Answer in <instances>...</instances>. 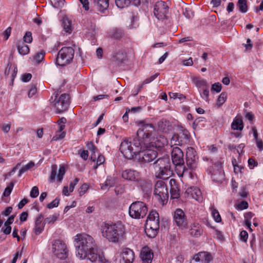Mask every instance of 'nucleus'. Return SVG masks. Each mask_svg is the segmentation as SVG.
Here are the masks:
<instances>
[{
  "label": "nucleus",
  "mask_w": 263,
  "mask_h": 263,
  "mask_svg": "<svg viewBox=\"0 0 263 263\" xmlns=\"http://www.w3.org/2000/svg\"><path fill=\"white\" fill-rule=\"evenodd\" d=\"M95 3L99 11L103 12L109 6V0H95Z\"/></svg>",
  "instance_id": "nucleus-30"
},
{
  "label": "nucleus",
  "mask_w": 263,
  "mask_h": 263,
  "mask_svg": "<svg viewBox=\"0 0 263 263\" xmlns=\"http://www.w3.org/2000/svg\"><path fill=\"white\" fill-rule=\"evenodd\" d=\"M227 94L225 92H222L217 99V105L218 107H220L226 101Z\"/></svg>",
  "instance_id": "nucleus-44"
},
{
  "label": "nucleus",
  "mask_w": 263,
  "mask_h": 263,
  "mask_svg": "<svg viewBox=\"0 0 263 263\" xmlns=\"http://www.w3.org/2000/svg\"><path fill=\"white\" fill-rule=\"evenodd\" d=\"M39 194V189L37 186H34L32 188L30 193V196L32 198H36L38 196Z\"/></svg>",
  "instance_id": "nucleus-56"
},
{
  "label": "nucleus",
  "mask_w": 263,
  "mask_h": 263,
  "mask_svg": "<svg viewBox=\"0 0 263 263\" xmlns=\"http://www.w3.org/2000/svg\"><path fill=\"white\" fill-rule=\"evenodd\" d=\"M130 3L129 0H116V6L122 9L127 7Z\"/></svg>",
  "instance_id": "nucleus-42"
},
{
  "label": "nucleus",
  "mask_w": 263,
  "mask_h": 263,
  "mask_svg": "<svg viewBox=\"0 0 263 263\" xmlns=\"http://www.w3.org/2000/svg\"><path fill=\"white\" fill-rule=\"evenodd\" d=\"M60 200L58 198H55L50 203L47 204V208L49 209L57 207L59 205Z\"/></svg>",
  "instance_id": "nucleus-53"
},
{
  "label": "nucleus",
  "mask_w": 263,
  "mask_h": 263,
  "mask_svg": "<svg viewBox=\"0 0 263 263\" xmlns=\"http://www.w3.org/2000/svg\"><path fill=\"white\" fill-rule=\"evenodd\" d=\"M154 131V128L152 124L143 125L137 132V137L135 138L139 139L142 143L149 141Z\"/></svg>",
  "instance_id": "nucleus-9"
},
{
  "label": "nucleus",
  "mask_w": 263,
  "mask_h": 263,
  "mask_svg": "<svg viewBox=\"0 0 263 263\" xmlns=\"http://www.w3.org/2000/svg\"><path fill=\"white\" fill-rule=\"evenodd\" d=\"M212 90L219 92L221 90V85L219 83H215L212 85Z\"/></svg>",
  "instance_id": "nucleus-60"
},
{
  "label": "nucleus",
  "mask_w": 263,
  "mask_h": 263,
  "mask_svg": "<svg viewBox=\"0 0 263 263\" xmlns=\"http://www.w3.org/2000/svg\"><path fill=\"white\" fill-rule=\"evenodd\" d=\"M157 152L153 149H146L139 154L138 160L141 163H149L157 157Z\"/></svg>",
  "instance_id": "nucleus-18"
},
{
  "label": "nucleus",
  "mask_w": 263,
  "mask_h": 263,
  "mask_svg": "<svg viewBox=\"0 0 263 263\" xmlns=\"http://www.w3.org/2000/svg\"><path fill=\"white\" fill-rule=\"evenodd\" d=\"M121 260L124 263H133L135 260L134 252L129 248L123 249L120 255Z\"/></svg>",
  "instance_id": "nucleus-22"
},
{
  "label": "nucleus",
  "mask_w": 263,
  "mask_h": 263,
  "mask_svg": "<svg viewBox=\"0 0 263 263\" xmlns=\"http://www.w3.org/2000/svg\"><path fill=\"white\" fill-rule=\"evenodd\" d=\"M190 135L186 129H182L179 133L174 134L171 139V144L174 145H182L190 142Z\"/></svg>",
  "instance_id": "nucleus-11"
},
{
  "label": "nucleus",
  "mask_w": 263,
  "mask_h": 263,
  "mask_svg": "<svg viewBox=\"0 0 263 263\" xmlns=\"http://www.w3.org/2000/svg\"><path fill=\"white\" fill-rule=\"evenodd\" d=\"M17 48L18 53L21 55L27 54L29 52V48L28 45H25L22 41L18 43Z\"/></svg>",
  "instance_id": "nucleus-34"
},
{
  "label": "nucleus",
  "mask_w": 263,
  "mask_h": 263,
  "mask_svg": "<svg viewBox=\"0 0 263 263\" xmlns=\"http://www.w3.org/2000/svg\"><path fill=\"white\" fill-rule=\"evenodd\" d=\"M87 147L88 149L91 152V159L95 161L96 159V153L98 152L97 147L91 142H90L87 144Z\"/></svg>",
  "instance_id": "nucleus-37"
},
{
  "label": "nucleus",
  "mask_w": 263,
  "mask_h": 263,
  "mask_svg": "<svg viewBox=\"0 0 263 263\" xmlns=\"http://www.w3.org/2000/svg\"><path fill=\"white\" fill-rule=\"evenodd\" d=\"M240 239L243 242H246L248 238V234L246 231H241L239 234Z\"/></svg>",
  "instance_id": "nucleus-58"
},
{
  "label": "nucleus",
  "mask_w": 263,
  "mask_h": 263,
  "mask_svg": "<svg viewBox=\"0 0 263 263\" xmlns=\"http://www.w3.org/2000/svg\"><path fill=\"white\" fill-rule=\"evenodd\" d=\"M1 231L5 234H9L11 233V227L9 225L6 226L4 224V226L2 228Z\"/></svg>",
  "instance_id": "nucleus-62"
},
{
  "label": "nucleus",
  "mask_w": 263,
  "mask_h": 263,
  "mask_svg": "<svg viewBox=\"0 0 263 263\" xmlns=\"http://www.w3.org/2000/svg\"><path fill=\"white\" fill-rule=\"evenodd\" d=\"M52 252L54 256L60 259H65L68 257V250L66 243L60 239H56L52 242Z\"/></svg>",
  "instance_id": "nucleus-7"
},
{
  "label": "nucleus",
  "mask_w": 263,
  "mask_h": 263,
  "mask_svg": "<svg viewBox=\"0 0 263 263\" xmlns=\"http://www.w3.org/2000/svg\"><path fill=\"white\" fill-rule=\"evenodd\" d=\"M65 173V168L63 166H62L59 168L58 175H57L56 169H52L50 174V179L52 180H58L59 182H61L63 179Z\"/></svg>",
  "instance_id": "nucleus-24"
},
{
  "label": "nucleus",
  "mask_w": 263,
  "mask_h": 263,
  "mask_svg": "<svg viewBox=\"0 0 263 263\" xmlns=\"http://www.w3.org/2000/svg\"><path fill=\"white\" fill-rule=\"evenodd\" d=\"M200 95L203 99L208 100L209 95V86L201 89Z\"/></svg>",
  "instance_id": "nucleus-50"
},
{
  "label": "nucleus",
  "mask_w": 263,
  "mask_h": 263,
  "mask_svg": "<svg viewBox=\"0 0 263 263\" xmlns=\"http://www.w3.org/2000/svg\"><path fill=\"white\" fill-rule=\"evenodd\" d=\"M36 92L37 89L36 86L34 85H32L28 93V97L30 98H32L36 94Z\"/></svg>",
  "instance_id": "nucleus-54"
},
{
  "label": "nucleus",
  "mask_w": 263,
  "mask_h": 263,
  "mask_svg": "<svg viewBox=\"0 0 263 263\" xmlns=\"http://www.w3.org/2000/svg\"><path fill=\"white\" fill-rule=\"evenodd\" d=\"M198 157L195 149L192 147H187L186 152V164L190 170H195L198 165Z\"/></svg>",
  "instance_id": "nucleus-12"
},
{
  "label": "nucleus",
  "mask_w": 263,
  "mask_h": 263,
  "mask_svg": "<svg viewBox=\"0 0 263 263\" xmlns=\"http://www.w3.org/2000/svg\"><path fill=\"white\" fill-rule=\"evenodd\" d=\"M62 26L64 30L67 33H70L73 30L71 20L67 16H64L62 20Z\"/></svg>",
  "instance_id": "nucleus-26"
},
{
  "label": "nucleus",
  "mask_w": 263,
  "mask_h": 263,
  "mask_svg": "<svg viewBox=\"0 0 263 263\" xmlns=\"http://www.w3.org/2000/svg\"><path fill=\"white\" fill-rule=\"evenodd\" d=\"M50 2L54 8H60L63 6L64 0H50Z\"/></svg>",
  "instance_id": "nucleus-47"
},
{
  "label": "nucleus",
  "mask_w": 263,
  "mask_h": 263,
  "mask_svg": "<svg viewBox=\"0 0 263 263\" xmlns=\"http://www.w3.org/2000/svg\"><path fill=\"white\" fill-rule=\"evenodd\" d=\"M231 127L234 130H242L243 128L242 119L239 118H235L231 124Z\"/></svg>",
  "instance_id": "nucleus-32"
},
{
  "label": "nucleus",
  "mask_w": 263,
  "mask_h": 263,
  "mask_svg": "<svg viewBox=\"0 0 263 263\" xmlns=\"http://www.w3.org/2000/svg\"><path fill=\"white\" fill-rule=\"evenodd\" d=\"M76 255L81 259H87L95 262L99 258L100 263H108L105 258L100 257L93 238L86 234H79L74 237Z\"/></svg>",
  "instance_id": "nucleus-1"
},
{
  "label": "nucleus",
  "mask_w": 263,
  "mask_h": 263,
  "mask_svg": "<svg viewBox=\"0 0 263 263\" xmlns=\"http://www.w3.org/2000/svg\"><path fill=\"white\" fill-rule=\"evenodd\" d=\"M203 230L198 223H194L190 230V234L196 237L200 236Z\"/></svg>",
  "instance_id": "nucleus-28"
},
{
  "label": "nucleus",
  "mask_w": 263,
  "mask_h": 263,
  "mask_svg": "<svg viewBox=\"0 0 263 263\" xmlns=\"http://www.w3.org/2000/svg\"><path fill=\"white\" fill-rule=\"evenodd\" d=\"M195 84L198 88L200 92H201V89L209 86L206 81L204 80H196L195 81Z\"/></svg>",
  "instance_id": "nucleus-38"
},
{
  "label": "nucleus",
  "mask_w": 263,
  "mask_h": 263,
  "mask_svg": "<svg viewBox=\"0 0 263 263\" xmlns=\"http://www.w3.org/2000/svg\"><path fill=\"white\" fill-rule=\"evenodd\" d=\"M32 76L30 73H26L22 76V80L24 82H27L31 79Z\"/></svg>",
  "instance_id": "nucleus-64"
},
{
  "label": "nucleus",
  "mask_w": 263,
  "mask_h": 263,
  "mask_svg": "<svg viewBox=\"0 0 263 263\" xmlns=\"http://www.w3.org/2000/svg\"><path fill=\"white\" fill-rule=\"evenodd\" d=\"M167 124L168 123L166 121H159L158 123L159 129L163 132H165V130L167 129Z\"/></svg>",
  "instance_id": "nucleus-48"
},
{
  "label": "nucleus",
  "mask_w": 263,
  "mask_h": 263,
  "mask_svg": "<svg viewBox=\"0 0 263 263\" xmlns=\"http://www.w3.org/2000/svg\"><path fill=\"white\" fill-rule=\"evenodd\" d=\"M96 34V30L95 26L91 25L90 28L87 29L85 35L88 40L92 39L95 37Z\"/></svg>",
  "instance_id": "nucleus-36"
},
{
  "label": "nucleus",
  "mask_w": 263,
  "mask_h": 263,
  "mask_svg": "<svg viewBox=\"0 0 263 263\" xmlns=\"http://www.w3.org/2000/svg\"><path fill=\"white\" fill-rule=\"evenodd\" d=\"M154 194L158 199H165L168 197L167 186L162 180L158 181L155 186Z\"/></svg>",
  "instance_id": "nucleus-16"
},
{
  "label": "nucleus",
  "mask_w": 263,
  "mask_h": 263,
  "mask_svg": "<svg viewBox=\"0 0 263 263\" xmlns=\"http://www.w3.org/2000/svg\"><path fill=\"white\" fill-rule=\"evenodd\" d=\"M127 61V54L125 50H119L116 53V65L122 66Z\"/></svg>",
  "instance_id": "nucleus-25"
},
{
  "label": "nucleus",
  "mask_w": 263,
  "mask_h": 263,
  "mask_svg": "<svg viewBox=\"0 0 263 263\" xmlns=\"http://www.w3.org/2000/svg\"><path fill=\"white\" fill-rule=\"evenodd\" d=\"M141 149V142L137 138H134L132 141L124 140L120 146V151L123 156L127 159H132L134 155L139 153Z\"/></svg>",
  "instance_id": "nucleus-2"
},
{
  "label": "nucleus",
  "mask_w": 263,
  "mask_h": 263,
  "mask_svg": "<svg viewBox=\"0 0 263 263\" xmlns=\"http://www.w3.org/2000/svg\"><path fill=\"white\" fill-rule=\"evenodd\" d=\"M45 54V51L43 50L41 51L40 52L36 53L34 57V60L37 63H40L44 59Z\"/></svg>",
  "instance_id": "nucleus-46"
},
{
  "label": "nucleus",
  "mask_w": 263,
  "mask_h": 263,
  "mask_svg": "<svg viewBox=\"0 0 263 263\" xmlns=\"http://www.w3.org/2000/svg\"><path fill=\"white\" fill-rule=\"evenodd\" d=\"M174 219L176 225L182 228H186L188 222L187 218L183 212V211L180 209H177L174 214Z\"/></svg>",
  "instance_id": "nucleus-19"
},
{
  "label": "nucleus",
  "mask_w": 263,
  "mask_h": 263,
  "mask_svg": "<svg viewBox=\"0 0 263 263\" xmlns=\"http://www.w3.org/2000/svg\"><path fill=\"white\" fill-rule=\"evenodd\" d=\"M24 41L27 43H30L32 41V34L30 32H27L24 36Z\"/></svg>",
  "instance_id": "nucleus-57"
},
{
  "label": "nucleus",
  "mask_w": 263,
  "mask_h": 263,
  "mask_svg": "<svg viewBox=\"0 0 263 263\" xmlns=\"http://www.w3.org/2000/svg\"><path fill=\"white\" fill-rule=\"evenodd\" d=\"M54 106L58 112L66 110L69 105V97L67 94H62L57 99H55Z\"/></svg>",
  "instance_id": "nucleus-15"
},
{
  "label": "nucleus",
  "mask_w": 263,
  "mask_h": 263,
  "mask_svg": "<svg viewBox=\"0 0 263 263\" xmlns=\"http://www.w3.org/2000/svg\"><path fill=\"white\" fill-rule=\"evenodd\" d=\"M191 195L193 198L195 199L197 201H200L201 200V193L200 190L197 187H192L190 189Z\"/></svg>",
  "instance_id": "nucleus-35"
},
{
  "label": "nucleus",
  "mask_w": 263,
  "mask_h": 263,
  "mask_svg": "<svg viewBox=\"0 0 263 263\" xmlns=\"http://www.w3.org/2000/svg\"><path fill=\"white\" fill-rule=\"evenodd\" d=\"M65 136V133L64 132H61V133H59V131H58L54 136L53 137L52 140V141H57L61 140L64 138Z\"/></svg>",
  "instance_id": "nucleus-52"
},
{
  "label": "nucleus",
  "mask_w": 263,
  "mask_h": 263,
  "mask_svg": "<svg viewBox=\"0 0 263 263\" xmlns=\"http://www.w3.org/2000/svg\"><path fill=\"white\" fill-rule=\"evenodd\" d=\"M157 178L165 179L173 174L170 160L168 157L159 158L153 163Z\"/></svg>",
  "instance_id": "nucleus-3"
},
{
  "label": "nucleus",
  "mask_w": 263,
  "mask_h": 263,
  "mask_svg": "<svg viewBox=\"0 0 263 263\" xmlns=\"http://www.w3.org/2000/svg\"><path fill=\"white\" fill-rule=\"evenodd\" d=\"M212 215L214 219L217 222H219L220 221H221V218L220 215L218 211L217 210H216V209L213 210L212 212Z\"/></svg>",
  "instance_id": "nucleus-51"
},
{
  "label": "nucleus",
  "mask_w": 263,
  "mask_h": 263,
  "mask_svg": "<svg viewBox=\"0 0 263 263\" xmlns=\"http://www.w3.org/2000/svg\"><path fill=\"white\" fill-rule=\"evenodd\" d=\"M168 9V7L165 2L159 1L154 5V15L158 20L163 19L166 17Z\"/></svg>",
  "instance_id": "nucleus-17"
},
{
  "label": "nucleus",
  "mask_w": 263,
  "mask_h": 263,
  "mask_svg": "<svg viewBox=\"0 0 263 263\" xmlns=\"http://www.w3.org/2000/svg\"><path fill=\"white\" fill-rule=\"evenodd\" d=\"M167 141L166 139L164 137H160L159 139H157L155 142V146L156 147L160 148L167 144Z\"/></svg>",
  "instance_id": "nucleus-41"
},
{
  "label": "nucleus",
  "mask_w": 263,
  "mask_h": 263,
  "mask_svg": "<svg viewBox=\"0 0 263 263\" xmlns=\"http://www.w3.org/2000/svg\"><path fill=\"white\" fill-rule=\"evenodd\" d=\"M238 208L241 210L246 209L248 208V203L247 201H242L238 205Z\"/></svg>",
  "instance_id": "nucleus-63"
},
{
  "label": "nucleus",
  "mask_w": 263,
  "mask_h": 263,
  "mask_svg": "<svg viewBox=\"0 0 263 263\" xmlns=\"http://www.w3.org/2000/svg\"><path fill=\"white\" fill-rule=\"evenodd\" d=\"M119 173L122 178L128 181L139 182L141 180L140 173L134 169L122 167Z\"/></svg>",
  "instance_id": "nucleus-10"
},
{
  "label": "nucleus",
  "mask_w": 263,
  "mask_h": 263,
  "mask_svg": "<svg viewBox=\"0 0 263 263\" xmlns=\"http://www.w3.org/2000/svg\"><path fill=\"white\" fill-rule=\"evenodd\" d=\"M126 239L125 226L119 221L116 222V242L122 243Z\"/></svg>",
  "instance_id": "nucleus-21"
},
{
  "label": "nucleus",
  "mask_w": 263,
  "mask_h": 263,
  "mask_svg": "<svg viewBox=\"0 0 263 263\" xmlns=\"http://www.w3.org/2000/svg\"><path fill=\"white\" fill-rule=\"evenodd\" d=\"M43 219V216L42 215H39L36 219L34 230L36 235L40 234L44 227V224L42 223Z\"/></svg>",
  "instance_id": "nucleus-27"
},
{
  "label": "nucleus",
  "mask_w": 263,
  "mask_h": 263,
  "mask_svg": "<svg viewBox=\"0 0 263 263\" xmlns=\"http://www.w3.org/2000/svg\"><path fill=\"white\" fill-rule=\"evenodd\" d=\"M213 257L212 255L206 252H201L195 255L191 263H210Z\"/></svg>",
  "instance_id": "nucleus-20"
},
{
  "label": "nucleus",
  "mask_w": 263,
  "mask_h": 263,
  "mask_svg": "<svg viewBox=\"0 0 263 263\" xmlns=\"http://www.w3.org/2000/svg\"><path fill=\"white\" fill-rule=\"evenodd\" d=\"M172 181L175 183V181L174 179H172L170 180V183L172 184ZM170 193L171 198L173 199H177L180 196L178 186L176 185H172L171 184V187L170 189Z\"/></svg>",
  "instance_id": "nucleus-31"
},
{
  "label": "nucleus",
  "mask_w": 263,
  "mask_h": 263,
  "mask_svg": "<svg viewBox=\"0 0 263 263\" xmlns=\"http://www.w3.org/2000/svg\"><path fill=\"white\" fill-rule=\"evenodd\" d=\"M115 183V179L110 176H108L104 183H100L101 189L103 191H108L114 185Z\"/></svg>",
  "instance_id": "nucleus-29"
},
{
  "label": "nucleus",
  "mask_w": 263,
  "mask_h": 263,
  "mask_svg": "<svg viewBox=\"0 0 263 263\" xmlns=\"http://www.w3.org/2000/svg\"><path fill=\"white\" fill-rule=\"evenodd\" d=\"M79 179L77 178H75L74 180L70 183L69 186V192H72L74 190L75 186L78 184Z\"/></svg>",
  "instance_id": "nucleus-59"
},
{
  "label": "nucleus",
  "mask_w": 263,
  "mask_h": 263,
  "mask_svg": "<svg viewBox=\"0 0 263 263\" xmlns=\"http://www.w3.org/2000/svg\"><path fill=\"white\" fill-rule=\"evenodd\" d=\"M105 161L104 157L101 155H98L97 159L96 165L94 166L95 169H97L98 166L100 165Z\"/></svg>",
  "instance_id": "nucleus-55"
},
{
  "label": "nucleus",
  "mask_w": 263,
  "mask_h": 263,
  "mask_svg": "<svg viewBox=\"0 0 263 263\" xmlns=\"http://www.w3.org/2000/svg\"><path fill=\"white\" fill-rule=\"evenodd\" d=\"M102 236L109 241L115 242V224L105 222L102 226Z\"/></svg>",
  "instance_id": "nucleus-13"
},
{
  "label": "nucleus",
  "mask_w": 263,
  "mask_h": 263,
  "mask_svg": "<svg viewBox=\"0 0 263 263\" xmlns=\"http://www.w3.org/2000/svg\"><path fill=\"white\" fill-rule=\"evenodd\" d=\"M74 52V50L72 47H63L58 52L56 63L61 66L68 64L73 58Z\"/></svg>",
  "instance_id": "nucleus-8"
},
{
  "label": "nucleus",
  "mask_w": 263,
  "mask_h": 263,
  "mask_svg": "<svg viewBox=\"0 0 263 263\" xmlns=\"http://www.w3.org/2000/svg\"><path fill=\"white\" fill-rule=\"evenodd\" d=\"M159 75V73H156L154 75L151 76L150 77L146 79L145 80H144L143 84H147L153 81L154 80H155L156 77Z\"/></svg>",
  "instance_id": "nucleus-61"
},
{
  "label": "nucleus",
  "mask_w": 263,
  "mask_h": 263,
  "mask_svg": "<svg viewBox=\"0 0 263 263\" xmlns=\"http://www.w3.org/2000/svg\"><path fill=\"white\" fill-rule=\"evenodd\" d=\"M159 216L155 210L151 211L147 216L145 223V233L149 238H155L159 229Z\"/></svg>",
  "instance_id": "nucleus-5"
},
{
  "label": "nucleus",
  "mask_w": 263,
  "mask_h": 263,
  "mask_svg": "<svg viewBox=\"0 0 263 263\" xmlns=\"http://www.w3.org/2000/svg\"><path fill=\"white\" fill-rule=\"evenodd\" d=\"M34 166V163L33 162H30L25 166H24L20 171L18 175L20 176L22 174L28 171L29 169L33 167Z\"/></svg>",
  "instance_id": "nucleus-43"
},
{
  "label": "nucleus",
  "mask_w": 263,
  "mask_h": 263,
  "mask_svg": "<svg viewBox=\"0 0 263 263\" xmlns=\"http://www.w3.org/2000/svg\"><path fill=\"white\" fill-rule=\"evenodd\" d=\"M89 188V185L87 183L83 184L78 190V193L80 196L85 194Z\"/></svg>",
  "instance_id": "nucleus-45"
},
{
  "label": "nucleus",
  "mask_w": 263,
  "mask_h": 263,
  "mask_svg": "<svg viewBox=\"0 0 263 263\" xmlns=\"http://www.w3.org/2000/svg\"><path fill=\"white\" fill-rule=\"evenodd\" d=\"M212 178L214 181L219 182L224 179V172L222 170V163L217 161L210 168Z\"/></svg>",
  "instance_id": "nucleus-14"
},
{
  "label": "nucleus",
  "mask_w": 263,
  "mask_h": 263,
  "mask_svg": "<svg viewBox=\"0 0 263 263\" xmlns=\"http://www.w3.org/2000/svg\"><path fill=\"white\" fill-rule=\"evenodd\" d=\"M14 186V183L13 182H11L5 189L3 195L4 196H8L11 193L12 190Z\"/></svg>",
  "instance_id": "nucleus-49"
},
{
  "label": "nucleus",
  "mask_w": 263,
  "mask_h": 263,
  "mask_svg": "<svg viewBox=\"0 0 263 263\" xmlns=\"http://www.w3.org/2000/svg\"><path fill=\"white\" fill-rule=\"evenodd\" d=\"M59 214L58 213H54L52 215H49L48 217L45 219V223L49 224L53 223L58 218Z\"/></svg>",
  "instance_id": "nucleus-40"
},
{
  "label": "nucleus",
  "mask_w": 263,
  "mask_h": 263,
  "mask_svg": "<svg viewBox=\"0 0 263 263\" xmlns=\"http://www.w3.org/2000/svg\"><path fill=\"white\" fill-rule=\"evenodd\" d=\"M171 156L172 162L176 166L178 176L182 177L183 175H189L191 173L184 165L183 153L180 148L177 146L173 147Z\"/></svg>",
  "instance_id": "nucleus-4"
},
{
  "label": "nucleus",
  "mask_w": 263,
  "mask_h": 263,
  "mask_svg": "<svg viewBox=\"0 0 263 263\" xmlns=\"http://www.w3.org/2000/svg\"><path fill=\"white\" fill-rule=\"evenodd\" d=\"M239 10L242 13H245L248 10L246 0H239L237 4Z\"/></svg>",
  "instance_id": "nucleus-39"
},
{
  "label": "nucleus",
  "mask_w": 263,
  "mask_h": 263,
  "mask_svg": "<svg viewBox=\"0 0 263 263\" xmlns=\"http://www.w3.org/2000/svg\"><path fill=\"white\" fill-rule=\"evenodd\" d=\"M142 263H151L153 258V253L148 247H143L140 253Z\"/></svg>",
  "instance_id": "nucleus-23"
},
{
  "label": "nucleus",
  "mask_w": 263,
  "mask_h": 263,
  "mask_svg": "<svg viewBox=\"0 0 263 263\" xmlns=\"http://www.w3.org/2000/svg\"><path fill=\"white\" fill-rule=\"evenodd\" d=\"M129 24L127 27L129 29L136 28L138 27V17L134 13H130L129 15Z\"/></svg>",
  "instance_id": "nucleus-33"
},
{
  "label": "nucleus",
  "mask_w": 263,
  "mask_h": 263,
  "mask_svg": "<svg viewBox=\"0 0 263 263\" xmlns=\"http://www.w3.org/2000/svg\"><path fill=\"white\" fill-rule=\"evenodd\" d=\"M148 211L146 204L141 201H136L131 204L129 207V215L135 219L143 218Z\"/></svg>",
  "instance_id": "nucleus-6"
}]
</instances>
